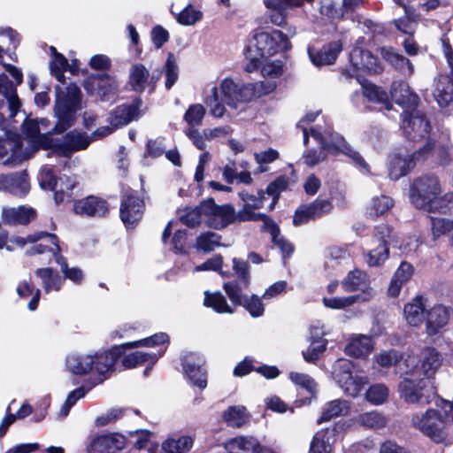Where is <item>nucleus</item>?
Returning a JSON list of instances; mask_svg holds the SVG:
<instances>
[{
	"instance_id": "49",
	"label": "nucleus",
	"mask_w": 453,
	"mask_h": 453,
	"mask_svg": "<svg viewBox=\"0 0 453 453\" xmlns=\"http://www.w3.org/2000/svg\"><path fill=\"white\" fill-rule=\"evenodd\" d=\"M52 130L49 133L39 134L33 141L31 142L32 146L35 150H52L54 154L61 157L60 150H58V147L61 144V142L58 139H55L52 137Z\"/></svg>"
},
{
	"instance_id": "6",
	"label": "nucleus",
	"mask_w": 453,
	"mask_h": 453,
	"mask_svg": "<svg viewBox=\"0 0 453 453\" xmlns=\"http://www.w3.org/2000/svg\"><path fill=\"white\" fill-rule=\"evenodd\" d=\"M119 357H115L112 346L96 352L95 355H78L67 358V366L73 374L85 375L95 371L99 375H104L109 371L114 370V365Z\"/></svg>"
},
{
	"instance_id": "57",
	"label": "nucleus",
	"mask_w": 453,
	"mask_h": 453,
	"mask_svg": "<svg viewBox=\"0 0 453 453\" xmlns=\"http://www.w3.org/2000/svg\"><path fill=\"white\" fill-rule=\"evenodd\" d=\"M205 112V108L202 104H192L185 112L184 119L189 126H199L202 124Z\"/></svg>"
},
{
	"instance_id": "23",
	"label": "nucleus",
	"mask_w": 453,
	"mask_h": 453,
	"mask_svg": "<svg viewBox=\"0 0 453 453\" xmlns=\"http://www.w3.org/2000/svg\"><path fill=\"white\" fill-rule=\"evenodd\" d=\"M170 343V337L166 333L159 332L156 333L149 337L125 342L119 345H113L112 351L115 355V357H119L126 353L127 349H132L140 347H157L164 344Z\"/></svg>"
},
{
	"instance_id": "58",
	"label": "nucleus",
	"mask_w": 453,
	"mask_h": 453,
	"mask_svg": "<svg viewBox=\"0 0 453 453\" xmlns=\"http://www.w3.org/2000/svg\"><path fill=\"white\" fill-rule=\"evenodd\" d=\"M203 13L195 9L192 4L186 6L177 16V21L180 25L190 26L200 20Z\"/></svg>"
},
{
	"instance_id": "14",
	"label": "nucleus",
	"mask_w": 453,
	"mask_h": 453,
	"mask_svg": "<svg viewBox=\"0 0 453 453\" xmlns=\"http://www.w3.org/2000/svg\"><path fill=\"white\" fill-rule=\"evenodd\" d=\"M393 230L387 225H380L375 228V234L372 240L376 247L371 249L366 255V263L369 266H379L384 263L389 254L388 247Z\"/></svg>"
},
{
	"instance_id": "4",
	"label": "nucleus",
	"mask_w": 453,
	"mask_h": 453,
	"mask_svg": "<svg viewBox=\"0 0 453 453\" xmlns=\"http://www.w3.org/2000/svg\"><path fill=\"white\" fill-rule=\"evenodd\" d=\"M442 414L434 409L415 412L410 418L411 426L436 442L446 438V426L453 423V401H442Z\"/></svg>"
},
{
	"instance_id": "33",
	"label": "nucleus",
	"mask_w": 453,
	"mask_h": 453,
	"mask_svg": "<svg viewBox=\"0 0 453 453\" xmlns=\"http://www.w3.org/2000/svg\"><path fill=\"white\" fill-rule=\"evenodd\" d=\"M449 313L446 307L437 305L433 307L427 313L426 331L429 335L438 333L439 329L444 326L449 320Z\"/></svg>"
},
{
	"instance_id": "38",
	"label": "nucleus",
	"mask_w": 453,
	"mask_h": 453,
	"mask_svg": "<svg viewBox=\"0 0 453 453\" xmlns=\"http://www.w3.org/2000/svg\"><path fill=\"white\" fill-rule=\"evenodd\" d=\"M412 273V265L407 262H403L391 280L388 295L393 297L398 296L403 285L411 279Z\"/></svg>"
},
{
	"instance_id": "12",
	"label": "nucleus",
	"mask_w": 453,
	"mask_h": 453,
	"mask_svg": "<svg viewBox=\"0 0 453 453\" xmlns=\"http://www.w3.org/2000/svg\"><path fill=\"white\" fill-rule=\"evenodd\" d=\"M61 183L58 187V179L56 176L52 168L42 171L39 178V185L43 190L53 191L54 202L57 205L64 203L65 201L70 202L73 196V189L74 183L72 180L65 176V180L60 179Z\"/></svg>"
},
{
	"instance_id": "5",
	"label": "nucleus",
	"mask_w": 453,
	"mask_h": 453,
	"mask_svg": "<svg viewBox=\"0 0 453 453\" xmlns=\"http://www.w3.org/2000/svg\"><path fill=\"white\" fill-rule=\"evenodd\" d=\"M82 108V93L75 83H70L62 91L57 87L54 113L57 122L52 133L60 134L72 127L77 119V112Z\"/></svg>"
},
{
	"instance_id": "51",
	"label": "nucleus",
	"mask_w": 453,
	"mask_h": 453,
	"mask_svg": "<svg viewBox=\"0 0 453 453\" xmlns=\"http://www.w3.org/2000/svg\"><path fill=\"white\" fill-rule=\"evenodd\" d=\"M452 209L453 193H447L442 196H436L424 210L446 214L450 212Z\"/></svg>"
},
{
	"instance_id": "13",
	"label": "nucleus",
	"mask_w": 453,
	"mask_h": 453,
	"mask_svg": "<svg viewBox=\"0 0 453 453\" xmlns=\"http://www.w3.org/2000/svg\"><path fill=\"white\" fill-rule=\"evenodd\" d=\"M82 86L88 96H97L103 102L114 96L118 91L115 78L107 73L88 75Z\"/></svg>"
},
{
	"instance_id": "10",
	"label": "nucleus",
	"mask_w": 453,
	"mask_h": 453,
	"mask_svg": "<svg viewBox=\"0 0 453 453\" xmlns=\"http://www.w3.org/2000/svg\"><path fill=\"white\" fill-rule=\"evenodd\" d=\"M223 289L234 306H242L252 318L264 315L265 306L261 297L256 294L250 296L243 295L237 280L225 282Z\"/></svg>"
},
{
	"instance_id": "24",
	"label": "nucleus",
	"mask_w": 453,
	"mask_h": 453,
	"mask_svg": "<svg viewBox=\"0 0 453 453\" xmlns=\"http://www.w3.org/2000/svg\"><path fill=\"white\" fill-rule=\"evenodd\" d=\"M417 375L426 378L427 380L440 368L442 358L438 351L433 348H426L422 350L418 358Z\"/></svg>"
},
{
	"instance_id": "39",
	"label": "nucleus",
	"mask_w": 453,
	"mask_h": 453,
	"mask_svg": "<svg viewBox=\"0 0 453 453\" xmlns=\"http://www.w3.org/2000/svg\"><path fill=\"white\" fill-rule=\"evenodd\" d=\"M149 78L150 73L144 65L139 63L131 66L128 83L133 91L142 94L146 88Z\"/></svg>"
},
{
	"instance_id": "26",
	"label": "nucleus",
	"mask_w": 453,
	"mask_h": 453,
	"mask_svg": "<svg viewBox=\"0 0 453 453\" xmlns=\"http://www.w3.org/2000/svg\"><path fill=\"white\" fill-rule=\"evenodd\" d=\"M304 2L311 4V0H265V4L271 10L270 21L283 27L287 23V9L301 6Z\"/></svg>"
},
{
	"instance_id": "19",
	"label": "nucleus",
	"mask_w": 453,
	"mask_h": 453,
	"mask_svg": "<svg viewBox=\"0 0 453 453\" xmlns=\"http://www.w3.org/2000/svg\"><path fill=\"white\" fill-rule=\"evenodd\" d=\"M402 129L410 140H418L426 137L430 130L429 121L419 111L403 113Z\"/></svg>"
},
{
	"instance_id": "20",
	"label": "nucleus",
	"mask_w": 453,
	"mask_h": 453,
	"mask_svg": "<svg viewBox=\"0 0 453 453\" xmlns=\"http://www.w3.org/2000/svg\"><path fill=\"white\" fill-rule=\"evenodd\" d=\"M432 148L433 145L428 142L426 146L420 149L418 153L413 155L401 156L396 154L393 156L388 163V176L390 179L396 180L400 177L406 175L410 169L415 165L414 158L417 156L419 157L422 154L430 151Z\"/></svg>"
},
{
	"instance_id": "36",
	"label": "nucleus",
	"mask_w": 453,
	"mask_h": 453,
	"mask_svg": "<svg viewBox=\"0 0 453 453\" xmlns=\"http://www.w3.org/2000/svg\"><path fill=\"white\" fill-rule=\"evenodd\" d=\"M350 409V403L347 400L336 399L327 403L323 410L321 416L317 420L318 424L329 421L332 418L347 415Z\"/></svg>"
},
{
	"instance_id": "28",
	"label": "nucleus",
	"mask_w": 453,
	"mask_h": 453,
	"mask_svg": "<svg viewBox=\"0 0 453 453\" xmlns=\"http://www.w3.org/2000/svg\"><path fill=\"white\" fill-rule=\"evenodd\" d=\"M90 142L85 133L69 131L64 135V141L58 149L60 150L61 157H70L73 152L86 150Z\"/></svg>"
},
{
	"instance_id": "44",
	"label": "nucleus",
	"mask_w": 453,
	"mask_h": 453,
	"mask_svg": "<svg viewBox=\"0 0 453 453\" xmlns=\"http://www.w3.org/2000/svg\"><path fill=\"white\" fill-rule=\"evenodd\" d=\"M120 357H122L121 364L125 369H133L147 362L153 365L158 358L157 355L142 351H134L127 355L124 353Z\"/></svg>"
},
{
	"instance_id": "55",
	"label": "nucleus",
	"mask_w": 453,
	"mask_h": 453,
	"mask_svg": "<svg viewBox=\"0 0 453 453\" xmlns=\"http://www.w3.org/2000/svg\"><path fill=\"white\" fill-rule=\"evenodd\" d=\"M233 270L234 273L237 275L238 280L243 288H248L250 285V266L248 261L243 259L233 258Z\"/></svg>"
},
{
	"instance_id": "1",
	"label": "nucleus",
	"mask_w": 453,
	"mask_h": 453,
	"mask_svg": "<svg viewBox=\"0 0 453 453\" xmlns=\"http://www.w3.org/2000/svg\"><path fill=\"white\" fill-rule=\"evenodd\" d=\"M290 48L288 36L280 30L257 33L253 41L244 49V56L248 60L244 69L247 73L257 71L267 58L279 52H285Z\"/></svg>"
},
{
	"instance_id": "17",
	"label": "nucleus",
	"mask_w": 453,
	"mask_h": 453,
	"mask_svg": "<svg viewBox=\"0 0 453 453\" xmlns=\"http://www.w3.org/2000/svg\"><path fill=\"white\" fill-rule=\"evenodd\" d=\"M73 211L81 217L103 218L109 214V203L93 195L73 200Z\"/></svg>"
},
{
	"instance_id": "32",
	"label": "nucleus",
	"mask_w": 453,
	"mask_h": 453,
	"mask_svg": "<svg viewBox=\"0 0 453 453\" xmlns=\"http://www.w3.org/2000/svg\"><path fill=\"white\" fill-rule=\"evenodd\" d=\"M381 57L385 61L390 64L395 70L403 74L411 75L413 73V65L404 56L399 54L392 48H382Z\"/></svg>"
},
{
	"instance_id": "25",
	"label": "nucleus",
	"mask_w": 453,
	"mask_h": 453,
	"mask_svg": "<svg viewBox=\"0 0 453 453\" xmlns=\"http://www.w3.org/2000/svg\"><path fill=\"white\" fill-rule=\"evenodd\" d=\"M390 94L395 104L404 109V113L414 111L418 104V96L411 91L409 85L405 82H393Z\"/></svg>"
},
{
	"instance_id": "53",
	"label": "nucleus",
	"mask_w": 453,
	"mask_h": 453,
	"mask_svg": "<svg viewBox=\"0 0 453 453\" xmlns=\"http://www.w3.org/2000/svg\"><path fill=\"white\" fill-rule=\"evenodd\" d=\"M221 236L214 232L201 234L196 239L197 248L205 253L211 252L216 247L220 246Z\"/></svg>"
},
{
	"instance_id": "31",
	"label": "nucleus",
	"mask_w": 453,
	"mask_h": 453,
	"mask_svg": "<svg viewBox=\"0 0 453 453\" xmlns=\"http://www.w3.org/2000/svg\"><path fill=\"white\" fill-rule=\"evenodd\" d=\"M401 7L404 10V16L394 19L393 23L395 28L400 32L413 35L418 27V15L416 13L415 8L411 5L401 4Z\"/></svg>"
},
{
	"instance_id": "15",
	"label": "nucleus",
	"mask_w": 453,
	"mask_h": 453,
	"mask_svg": "<svg viewBox=\"0 0 453 453\" xmlns=\"http://www.w3.org/2000/svg\"><path fill=\"white\" fill-rule=\"evenodd\" d=\"M204 357L198 352H188L181 358V366L191 383L203 389L207 387Z\"/></svg>"
},
{
	"instance_id": "43",
	"label": "nucleus",
	"mask_w": 453,
	"mask_h": 453,
	"mask_svg": "<svg viewBox=\"0 0 453 453\" xmlns=\"http://www.w3.org/2000/svg\"><path fill=\"white\" fill-rule=\"evenodd\" d=\"M203 304L218 313L233 314L234 312V309L228 305L226 297L219 291L213 293L205 291Z\"/></svg>"
},
{
	"instance_id": "11",
	"label": "nucleus",
	"mask_w": 453,
	"mask_h": 453,
	"mask_svg": "<svg viewBox=\"0 0 453 453\" xmlns=\"http://www.w3.org/2000/svg\"><path fill=\"white\" fill-rule=\"evenodd\" d=\"M353 364L348 359H339L334 367V377L340 387L349 396L356 397L367 383L365 377H354L352 374Z\"/></svg>"
},
{
	"instance_id": "30",
	"label": "nucleus",
	"mask_w": 453,
	"mask_h": 453,
	"mask_svg": "<svg viewBox=\"0 0 453 453\" xmlns=\"http://www.w3.org/2000/svg\"><path fill=\"white\" fill-rule=\"evenodd\" d=\"M342 74L347 79L355 77L357 81L361 85L364 96H365L369 101L380 103L386 105L389 104L388 94L374 84H372L365 80H361L358 74L350 73L349 70L343 71Z\"/></svg>"
},
{
	"instance_id": "60",
	"label": "nucleus",
	"mask_w": 453,
	"mask_h": 453,
	"mask_svg": "<svg viewBox=\"0 0 453 453\" xmlns=\"http://www.w3.org/2000/svg\"><path fill=\"white\" fill-rule=\"evenodd\" d=\"M289 185V179L285 174L278 176L271 181L266 187V194L268 196H280V193L286 191Z\"/></svg>"
},
{
	"instance_id": "64",
	"label": "nucleus",
	"mask_w": 453,
	"mask_h": 453,
	"mask_svg": "<svg viewBox=\"0 0 453 453\" xmlns=\"http://www.w3.org/2000/svg\"><path fill=\"white\" fill-rule=\"evenodd\" d=\"M151 40L156 49H160L169 41V32L161 25L155 26L151 30Z\"/></svg>"
},
{
	"instance_id": "8",
	"label": "nucleus",
	"mask_w": 453,
	"mask_h": 453,
	"mask_svg": "<svg viewBox=\"0 0 453 453\" xmlns=\"http://www.w3.org/2000/svg\"><path fill=\"white\" fill-rule=\"evenodd\" d=\"M238 83L231 78L224 79L219 86L222 97L219 96L217 86L212 87L211 93L204 99L205 104L210 107L211 114L216 118H221L226 112L224 104L229 106L234 105V96L236 95Z\"/></svg>"
},
{
	"instance_id": "16",
	"label": "nucleus",
	"mask_w": 453,
	"mask_h": 453,
	"mask_svg": "<svg viewBox=\"0 0 453 453\" xmlns=\"http://www.w3.org/2000/svg\"><path fill=\"white\" fill-rule=\"evenodd\" d=\"M371 280L369 275L360 270L354 269L348 273L346 277L342 280V287L347 292L360 291L359 294L353 296H358L359 302H367L371 300L375 292L370 287Z\"/></svg>"
},
{
	"instance_id": "52",
	"label": "nucleus",
	"mask_w": 453,
	"mask_h": 453,
	"mask_svg": "<svg viewBox=\"0 0 453 453\" xmlns=\"http://www.w3.org/2000/svg\"><path fill=\"white\" fill-rule=\"evenodd\" d=\"M164 71L165 74V86L167 90H170L176 83L179 77V70L176 63L175 56L173 52L167 54L166 61L165 63Z\"/></svg>"
},
{
	"instance_id": "40",
	"label": "nucleus",
	"mask_w": 453,
	"mask_h": 453,
	"mask_svg": "<svg viewBox=\"0 0 453 453\" xmlns=\"http://www.w3.org/2000/svg\"><path fill=\"white\" fill-rule=\"evenodd\" d=\"M372 350V340L366 335L353 337L345 347V352L354 357H362Z\"/></svg>"
},
{
	"instance_id": "63",
	"label": "nucleus",
	"mask_w": 453,
	"mask_h": 453,
	"mask_svg": "<svg viewBox=\"0 0 453 453\" xmlns=\"http://www.w3.org/2000/svg\"><path fill=\"white\" fill-rule=\"evenodd\" d=\"M16 84L9 80L6 74L2 73L0 75V93H2L6 100L17 99L18 94L16 89Z\"/></svg>"
},
{
	"instance_id": "45",
	"label": "nucleus",
	"mask_w": 453,
	"mask_h": 453,
	"mask_svg": "<svg viewBox=\"0 0 453 453\" xmlns=\"http://www.w3.org/2000/svg\"><path fill=\"white\" fill-rule=\"evenodd\" d=\"M404 316L407 322L413 326L420 325L425 318V308L421 297H416L412 303L404 307Z\"/></svg>"
},
{
	"instance_id": "37",
	"label": "nucleus",
	"mask_w": 453,
	"mask_h": 453,
	"mask_svg": "<svg viewBox=\"0 0 453 453\" xmlns=\"http://www.w3.org/2000/svg\"><path fill=\"white\" fill-rule=\"evenodd\" d=\"M35 275L42 279L45 293L52 290L59 291L62 288L64 279L51 267H42L35 270Z\"/></svg>"
},
{
	"instance_id": "47",
	"label": "nucleus",
	"mask_w": 453,
	"mask_h": 453,
	"mask_svg": "<svg viewBox=\"0 0 453 453\" xmlns=\"http://www.w3.org/2000/svg\"><path fill=\"white\" fill-rule=\"evenodd\" d=\"M357 421L360 426L367 429H380L388 424V418L377 411L361 413L357 417Z\"/></svg>"
},
{
	"instance_id": "41",
	"label": "nucleus",
	"mask_w": 453,
	"mask_h": 453,
	"mask_svg": "<svg viewBox=\"0 0 453 453\" xmlns=\"http://www.w3.org/2000/svg\"><path fill=\"white\" fill-rule=\"evenodd\" d=\"M394 206V200L388 196H374L366 207V215L372 219L387 213Z\"/></svg>"
},
{
	"instance_id": "54",
	"label": "nucleus",
	"mask_w": 453,
	"mask_h": 453,
	"mask_svg": "<svg viewBox=\"0 0 453 453\" xmlns=\"http://www.w3.org/2000/svg\"><path fill=\"white\" fill-rule=\"evenodd\" d=\"M389 390L384 384H374L366 391V400L374 404L380 405L385 403L388 397Z\"/></svg>"
},
{
	"instance_id": "27",
	"label": "nucleus",
	"mask_w": 453,
	"mask_h": 453,
	"mask_svg": "<svg viewBox=\"0 0 453 453\" xmlns=\"http://www.w3.org/2000/svg\"><path fill=\"white\" fill-rule=\"evenodd\" d=\"M0 186L16 196H26L30 189L29 177L26 170L0 177Z\"/></svg>"
},
{
	"instance_id": "22",
	"label": "nucleus",
	"mask_w": 453,
	"mask_h": 453,
	"mask_svg": "<svg viewBox=\"0 0 453 453\" xmlns=\"http://www.w3.org/2000/svg\"><path fill=\"white\" fill-rule=\"evenodd\" d=\"M349 61L353 66L350 73L357 74V71L363 70L368 73H377L382 69L378 65L376 58L368 50L362 48H354L349 54Z\"/></svg>"
},
{
	"instance_id": "21",
	"label": "nucleus",
	"mask_w": 453,
	"mask_h": 453,
	"mask_svg": "<svg viewBox=\"0 0 453 453\" xmlns=\"http://www.w3.org/2000/svg\"><path fill=\"white\" fill-rule=\"evenodd\" d=\"M142 105L141 96H135L131 104L118 105L111 112V124L113 127H123L128 125L140 116V108Z\"/></svg>"
},
{
	"instance_id": "61",
	"label": "nucleus",
	"mask_w": 453,
	"mask_h": 453,
	"mask_svg": "<svg viewBox=\"0 0 453 453\" xmlns=\"http://www.w3.org/2000/svg\"><path fill=\"white\" fill-rule=\"evenodd\" d=\"M163 140L164 138L162 137H158L154 140H148L145 145L144 157H150L151 158H157L161 157L165 150Z\"/></svg>"
},
{
	"instance_id": "18",
	"label": "nucleus",
	"mask_w": 453,
	"mask_h": 453,
	"mask_svg": "<svg viewBox=\"0 0 453 453\" xmlns=\"http://www.w3.org/2000/svg\"><path fill=\"white\" fill-rule=\"evenodd\" d=\"M127 444V438L120 433L97 435L87 447V453H118Z\"/></svg>"
},
{
	"instance_id": "29",
	"label": "nucleus",
	"mask_w": 453,
	"mask_h": 453,
	"mask_svg": "<svg viewBox=\"0 0 453 453\" xmlns=\"http://www.w3.org/2000/svg\"><path fill=\"white\" fill-rule=\"evenodd\" d=\"M236 220L235 210L233 204L218 205L214 216L208 220V226L215 230H222Z\"/></svg>"
},
{
	"instance_id": "2",
	"label": "nucleus",
	"mask_w": 453,
	"mask_h": 453,
	"mask_svg": "<svg viewBox=\"0 0 453 453\" xmlns=\"http://www.w3.org/2000/svg\"><path fill=\"white\" fill-rule=\"evenodd\" d=\"M313 142L318 144V149L313 147V165L324 161L328 154L342 153L368 171L369 165L363 157L342 135L334 133L330 124H316L313 127Z\"/></svg>"
},
{
	"instance_id": "62",
	"label": "nucleus",
	"mask_w": 453,
	"mask_h": 453,
	"mask_svg": "<svg viewBox=\"0 0 453 453\" xmlns=\"http://www.w3.org/2000/svg\"><path fill=\"white\" fill-rule=\"evenodd\" d=\"M359 302L358 296H347V297H333V298H323L325 306L333 309L346 308L353 303Z\"/></svg>"
},
{
	"instance_id": "56",
	"label": "nucleus",
	"mask_w": 453,
	"mask_h": 453,
	"mask_svg": "<svg viewBox=\"0 0 453 453\" xmlns=\"http://www.w3.org/2000/svg\"><path fill=\"white\" fill-rule=\"evenodd\" d=\"M128 411L127 408H112L107 411L104 414L98 416L95 420V425L98 427L105 426L109 424L115 423L117 420L123 418Z\"/></svg>"
},
{
	"instance_id": "59",
	"label": "nucleus",
	"mask_w": 453,
	"mask_h": 453,
	"mask_svg": "<svg viewBox=\"0 0 453 453\" xmlns=\"http://www.w3.org/2000/svg\"><path fill=\"white\" fill-rule=\"evenodd\" d=\"M256 96V88L252 83L239 85L236 95L234 96V105L237 106L239 103H249Z\"/></svg>"
},
{
	"instance_id": "46",
	"label": "nucleus",
	"mask_w": 453,
	"mask_h": 453,
	"mask_svg": "<svg viewBox=\"0 0 453 453\" xmlns=\"http://www.w3.org/2000/svg\"><path fill=\"white\" fill-rule=\"evenodd\" d=\"M341 50L342 45L339 42H333L329 43L313 56V65L319 66L333 64Z\"/></svg>"
},
{
	"instance_id": "7",
	"label": "nucleus",
	"mask_w": 453,
	"mask_h": 453,
	"mask_svg": "<svg viewBox=\"0 0 453 453\" xmlns=\"http://www.w3.org/2000/svg\"><path fill=\"white\" fill-rule=\"evenodd\" d=\"M145 202L139 191L125 187L120 191L119 218L127 229H134L142 220Z\"/></svg>"
},
{
	"instance_id": "35",
	"label": "nucleus",
	"mask_w": 453,
	"mask_h": 453,
	"mask_svg": "<svg viewBox=\"0 0 453 453\" xmlns=\"http://www.w3.org/2000/svg\"><path fill=\"white\" fill-rule=\"evenodd\" d=\"M194 445V438L190 435L169 436L161 444L164 453H188Z\"/></svg>"
},
{
	"instance_id": "48",
	"label": "nucleus",
	"mask_w": 453,
	"mask_h": 453,
	"mask_svg": "<svg viewBox=\"0 0 453 453\" xmlns=\"http://www.w3.org/2000/svg\"><path fill=\"white\" fill-rule=\"evenodd\" d=\"M250 416L243 406H229L223 413V418L232 427H241L249 421Z\"/></svg>"
},
{
	"instance_id": "3",
	"label": "nucleus",
	"mask_w": 453,
	"mask_h": 453,
	"mask_svg": "<svg viewBox=\"0 0 453 453\" xmlns=\"http://www.w3.org/2000/svg\"><path fill=\"white\" fill-rule=\"evenodd\" d=\"M403 365L405 369L404 377L398 384L400 398L409 404L423 406L430 403L434 392L426 378L417 375V358L408 356Z\"/></svg>"
},
{
	"instance_id": "9",
	"label": "nucleus",
	"mask_w": 453,
	"mask_h": 453,
	"mask_svg": "<svg viewBox=\"0 0 453 453\" xmlns=\"http://www.w3.org/2000/svg\"><path fill=\"white\" fill-rule=\"evenodd\" d=\"M440 193L441 185L437 177L423 175L413 181L411 187L410 199L416 208L424 210Z\"/></svg>"
},
{
	"instance_id": "34",
	"label": "nucleus",
	"mask_w": 453,
	"mask_h": 453,
	"mask_svg": "<svg viewBox=\"0 0 453 453\" xmlns=\"http://www.w3.org/2000/svg\"><path fill=\"white\" fill-rule=\"evenodd\" d=\"M434 96L441 106H446L453 101V70L449 74L439 76Z\"/></svg>"
},
{
	"instance_id": "42",
	"label": "nucleus",
	"mask_w": 453,
	"mask_h": 453,
	"mask_svg": "<svg viewBox=\"0 0 453 453\" xmlns=\"http://www.w3.org/2000/svg\"><path fill=\"white\" fill-rule=\"evenodd\" d=\"M4 220L10 224L27 225L36 217V211L33 208L19 206L18 209H11L4 212Z\"/></svg>"
},
{
	"instance_id": "50",
	"label": "nucleus",
	"mask_w": 453,
	"mask_h": 453,
	"mask_svg": "<svg viewBox=\"0 0 453 453\" xmlns=\"http://www.w3.org/2000/svg\"><path fill=\"white\" fill-rule=\"evenodd\" d=\"M431 226L434 240H436L442 235L449 234L450 242L453 245V219L445 218H432Z\"/></svg>"
}]
</instances>
